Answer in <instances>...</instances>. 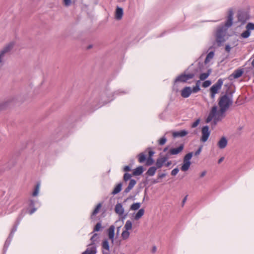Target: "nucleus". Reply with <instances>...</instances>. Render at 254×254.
Returning a JSON list of instances; mask_svg holds the SVG:
<instances>
[{"label":"nucleus","mask_w":254,"mask_h":254,"mask_svg":"<svg viewBox=\"0 0 254 254\" xmlns=\"http://www.w3.org/2000/svg\"><path fill=\"white\" fill-rule=\"evenodd\" d=\"M225 31L223 30V28H219L217 30L216 35V40L219 45L225 41Z\"/></svg>","instance_id":"6e6552de"},{"label":"nucleus","mask_w":254,"mask_h":254,"mask_svg":"<svg viewBox=\"0 0 254 254\" xmlns=\"http://www.w3.org/2000/svg\"><path fill=\"white\" fill-rule=\"evenodd\" d=\"M102 247L103 249V254H104L105 253L104 250H106L107 251L106 253L107 254L108 252L109 251V245L108 241L106 240H104L102 244Z\"/></svg>","instance_id":"4be33fe9"},{"label":"nucleus","mask_w":254,"mask_h":254,"mask_svg":"<svg viewBox=\"0 0 254 254\" xmlns=\"http://www.w3.org/2000/svg\"><path fill=\"white\" fill-rule=\"evenodd\" d=\"M172 164L171 161H168L165 164V166L167 167H169Z\"/></svg>","instance_id":"5fc2aeb1"},{"label":"nucleus","mask_w":254,"mask_h":254,"mask_svg":"<svg viewBox=\"0 0 254 254\" xmlns=\"http://www.w3.org/2000/svg\"><path fill=\"white\" fill-rule=\"evenodd\" d=\"M97 237V234H94L92 237L91 238V240L92 242V243H94V242L96 241V239Z\"/></svg>","instance_id":"de8ad7c7"},{"label":"nucleus","mask_w":254,"mask_h":254,"mask_svg":"<svg viewBox=\"0 0 254 254\" xmlns=\"http://www.w3.org/2000/svg\"><path fill=\"white\" fill-rule=\"evenodd\" d=\"M132 222L130 220L127 221L125 226H124V229L126 230L129 231L131 230L132 229Z\"/></svg>","instance_id":"c756f323"},{"label":"nucleus","mask_w":254,"mask_h":254,"mask_svg":"<svg viewBox=\"0 0 254 254\" xmlns=\"http://www.w3.org/2000/svg\"><path fill=\"white\" fill-rule=\"evenodd\" d=\"M200 120L199 119H197L191 125V128L196 127L200 123Z\"/></svg>","instance_id":"58836bf2"},{"label":"nucleus","mask_w":254,"mask_h":254,"mask_svg":"<svg viewBox=\"0 0 254 254\" xmlns=\"http://www.w3.org/2000/svg\"><path fill=\"white\" fill-rule=\"evenodd\" d=\"M144 214V210L141 208L138 210V211L134 216V219L136 220L139 219Z\"/></svg>","instance_id":"b1692460"},{"label":"nucleus","mask_w":254,"mask_h":254,"mask_svg":"<svg viewBox=\"0 0 254 254\" xmlns=\"http://www.w3.org/2000/svg\"><path fill=\"white\" fill-rule=\"evenodd\" d=\"M243 73V70L242 69H238L234 71L231 75L230 77H233L234 78H238L241 77Z\"/></svg>","instance_id":"a211bd4d"},{"label":"nucleus","mask_w":254,"mask_h":254,"mask_svg":"<svg viewBox=\"0 0 254 254\" xmlns=\"http://www.w3.org/2000/svg\"><path fill=\"white\" fill-rule=\"evenodd\" d=\"M154 154V152L152 151L151 149H148V157H152Z\"/></svg>","instance_id":"49530a36"},{"label":"nucleus","mask_w":254,"mask_h":254,"mask_svg":"<svg viewBox=\"0 0 254 254\" xmlns=\"http://www.w3.org/2000/svg\"><path fill=\"white\" fill-rule=\"evenodd\" d=\"M178 172H179V169L178 168H175L172 171L171 175L172 176H175L178 174Z\"/></svg>","instance_id":"c03bdc74"},{"label":"nucleus","mask_w":254,"mask_h":254,"mask_svg":"<svg viewBox=\"0 0 254 254\" xmlns=\"http://www.w3.org/2000/svg\"><path fill=\"white\" fill-rule=\"evenodd\" d=\"M210 75V72H208L207 73H201L199 75V78H200V80H205L206 78H208V77Z\"/></svg>","instance_id":"473e14b6"},{"label":"nucleus","mask_w":254,"mask_h":254,"mask_svg":"<svg viewBox=\"0 0 254 254\" xmlns=\"http://www.w3.org/2000/svg\"><path fill=\"white\" fill-rule=\"evenodd\" d=\"M192 93L191 88L190 87H185L181 91V95L183 98L189 97Z\"/></svg>","instance_id":"9d476101"},{"label":"nucleus","mask_w":254,"mask_h":254,"mask_svg":"<svg viewBox=\"0 0 254 254\" xmlns=\"http://www.w3.org/2000/svg\"><path fill=\"white\" fill-rule=\"evenodd\" d=\"M199 83H200L199 80L197 81L195 85H198L199 87Z\"/></svg>","instance_id":"bf43d9fd"},{"label":"nucleus","mask_w":254,"mask_h":254,"mask_svg":"<svg viewBox=\"0 0 254 254\" xmlns=\"http://www.w3.org/2000/svg\"><path fill=\"white\" fill-rule=\"evenodd\" d=\"M192 156L191 152L187 154L184 158L183 164L182 166L181 169L182 171L185 172L189 170L190 166V160Z\"/></svg>","instance_id":"7ed1b4c3"},{"label":"nucleus","mask_w":254,"mask_h":254,"mask_svg":"<svg viewBox=\"0 0 254 254\" xmlns=\"http://www.w3.org/2000/svg\"><path fill=\"white\" fill-rule=\"evenodd\" d=\"M252 60L251 65L253 67H254V54L252 55V58L250 60Z\"/></svg>","instance_id":"09e8293b"},{"label":"nucleus","mask_w":254,"mask_h":254,"mask_svg":"<svg viewBox=\"0 0 254 254\" xmlns=\"http://www.w3.org/2000/svg\"><path fill=\"white\" fill-rule=\"evenodd\" d=\"M131 177V176L129 174L125 173L124 176V180L125 181H127V180H128L130 179Z\"/></svg>","instance_id":"37998d69"},{"label":"nucleus","mask_w":254,"mask_h":254,"mask_svg":"<svg viewBox=\"0 0 254 254\" xmlns=\"http://www.w3.org/2000/svg\"><path fill=\"white\" fill-rule=\"evenodd\" d=\"M156 169L157 168L155 167H151L148 169L146 174L149 176H153L155 174Z\"/></svg>","instance_id":"393cba45"},{"label":"nucleus","mask_w":254,"mask_h":254,"mask_svg":"<svg viewBox=\"0 0 254 254\" xmlns=\"http://www.w3.org/2000/svg\"><path fill=\"white\" fill-rule=\"evenodd\" d=\"M184 148V146L183 144L180 145L179 147L177 148H171L168 152L167 153V155H177L181 152Z\"/></svg>","instance_id":"1a4fd4ad"},{"label":"nucleus","mask_w":254,"mask_h":254,"mask_svg":"<svg viewBox=\"0 0 254 254\" xmlns=\"http://www.w3.org/2000/svg\"><path fill=\"white\" fill-rule=\"evenodd\" d=\"M200 90L199 87L198 85H195L192 89H191L192 93H197Z\"/></svg>","instance_id":"79ce46f5"},{"label":"nucleus","mask_w":254,"mask_h":254,"mask_svg":"<svg viewBox=\"0 0 254 254\" xmlns=\"http://www.w3.org/2000/svg\"><path fill=\"white\" fill-rule=\"evenodd\" d=\"M250 31L247 29L241 34V36L244 38H247L250 36Z\"/></svg>","instance_id":"f704fd0d"},{"label":"nucleus","mask_w":254,"mask_h":254,"mask_svg":"<svg viewBox=\"0 0 254 254\" xmlns=\"http://www.w3.org/2000/svg\"><path fill=\"white\" fill-rule=\"evenodd\" d=\"M138 160L139 163H143L146 160V155L143 153H141L138 155Z\"/></svg>","instance_id":"c85d7f7f"},{"label":"nucleus","mask_w":254,"mask_h":254,"mask_svg":"<svg viewBox=\"0 0 254 254\" xmlns=\"http://www.w3.org/2000/svg\"><path fill=\"white\" fill-rule=\"evenodd\" d=\"M124 170L125 172L129 171L130 170V168L128 166H126L124 168Z\"/></svg>","instance_id":"3c124183"},{"label":"nucleus","mask_w":254,"mask_h":254,"mask_svg":"<svg viewBox=\"0 0 254 254\" xmlns=\"http://www.w3.org/2000/svg\"><path fill=\"white\" fill-rule=\"evenodd\" d=\"M228 144V140L227 138L223 136L222 137L217 143V146L220 149L225 148Z\"/></svg>","instance_id":"ddd939ff"},{"label":"nucleus","mask_w":254,"mask_h":254,"mask_svg":"<svg viewBox=\"0 0 254 254\" xmlns=\"http://www.w3.org/2000/svg\"><path fill=\"white\" fill-rule=\"evenodd\" d=\"M201 137L200 138V141L202 142H205L208 139L210 135V131L208 126H205L201 128Z\"/></svg>","instance_id":"0eeeda50"},{"label":"nucleus","mask_w":254,"mask_h":254,"mask_svg":"<svg viewBox=\"0 0 254 254\" xmlns=\"http://www.w3.org/2000/svg\"><path fill=\"white\" fill-rule=\"evenodd\" d=\"M218 112H217V107L216 106H213L208 116L207 117L206 120V123H209L213 119H214L215 122H217L221 119H218Z\"/></svg>","instance_id":"39448f33"},{"label":"nucleus","mask_w":254,"mask_h":254,"mask_svg":"<svg viewBox=\"0 0 254 254\" xmlns=\"http://www.w3.org/2000/svg\"><path fill=\"white\" fill-rule=\"evenodd\" d=\"M123 15V10L122 8L117 7L116 10L115 17L118 20L122 19Z\"/></svg>","instance_id":"f3484780"},{"label":"nucleus","mask_w":254,"mask_h":254,"mask_svg":"<svg viewBox=\"0 0 254 254\" xmlns=\"http://www.w3.org/2000/svg\"><path fill=\"white\" fill-rule=\"evenodd\" d=\"M231 47L229 45H226V46H225V50L227 52H230V51H231Z\"/></svg>","instance_id":"8fccbe9b"},{"label":"nucleus","mask_w":254,"mask_h":254,"mask_svg":"<svg viewBox=\"0 0 254 254\" xmlns=\"http://www.w3.org/2000/svg\"><path fill=\"white\" fill-rule=\"evenodd\" d=\"M101 207H102L101 203H99L97 205L96 208L94 209V210H93V211L92 213V214L91 216V219H93V217L99 212Z\"/></svg>","instance_id":"5701e85b"},{"label":"nucleus","mask_w":254,"mask_h":254,"mask_svg":"<svg viewBox=\"0 0 254 254\" xmlns=\"http://www.w3.org/2000/svg\"><path fill=\"white\" fill-rule=\"evenodd\" d=\"M167 150H168V147H165V148L164 149L163 151H164V152H166Z\"/></svg>","instance_id":"052dcab7"},{"label":"nucleus","mask_w":254,"mask_h":254,"mask_svg":"<svg viewBox=\"0 0 254 254\" xmlns=\"http://www.w3.org/2000/svg\"><path fill=\"white\" fill-rule=\"evenodd\" d=\"M218 112H217V107L216 106H213L208 116L207 117L206 120V123H209L213 119H214L215 122H217L221 119H218Z\"/></svg>","instance_id":"20e7f679"},{"label":"nucleus","mask_w":254,"mask_h":254,"mask_svg":"<svg viewBox=\"0 0 254 254\" xmlns=\"http://www.w3.org/2000/svg\"><path fill=\"white\" fill-rule=\"evenodd\" d=\"M211 84V82L210 80H206L204 81L202 83V87L204 88H207L209 87Z\"/></svg>","instance_id":"a19ab883"},{"label":"nucleus","mask_w":254,"mask_h":254,"mask_svg":"<svg viewBox=\"0 0 254 254\" xmlns=\"http://www.w3.org/2000/svg\"><path fill=\"white\" fill-rule=\"evenodd\" d=\"M166 138L165 137H163L158 140V143L160 145H163L166 143Z\"/></svg>","instance_id":"4c0bfd02"},{"label":"nucleus","mask_w":254,"mask_h":254,"mask_svg":"<svg viewBox=\"0 0 254 254\" xmlns=\"http://www.w3.org/2000/svg\"><path fill=\"white\" fill-rule=\"evenodd\" d=\"M188 132L185 130H182L179 131L173 132V135L174 137H183L188 134Z\"/></svg>","instance_id":"6ab92c4d"},{"label":"nucleus","mask_w":254,"mask_h":254,"mask_svg":"<svg viewBox=\"0 0 254 254\" xmlns=\"http://www.w3.org/2000/svg\"><path fill=\"white\" fill-rule=\"evenodd\" d=\"M140 205L141 204L139 202L134 203L130 206V209L131 210H136L140 208Z\"/></svg>","instance_id":"7c9ffc66"},{"label":"nucleus","mask_w":254,"mask_h":254,"mask_svg":"<svg viewBox=\"0 0 254 254\" xmlns=\"http://www.w3.org/2000/svg\"><path fill=\"white\" fill-rule=\"evenodd\" d=\"M246 29L248 30L249 31L254 30V23H249L246 25Z\"/></svg>","instance_id":"e433bc0d"},{"label":"nucleus","mask_w":254,"mask_h":254,"mask_svg":"<svg viewBox=\"0 0 254 254\" xmlns=\"http://www.w3.org/2000/svg\"><path fill=\"white\" fill-rule=\"evenodd\" d=\"M206 174V171H203V172H202L200 174V178H202L203 177H204Z\"/></svg>","instance_id":"603ef678"},{"label":"nucleus","mask_w":254,"mask_h":254,"mask_svg":"<svg viewBox=\"0 0 254 254\" xmlns=\"http://www.w3.org/2000/svg\"><path fill=\"white\" fill-rule=\"evenodd\" d=\"M224 80L220 78L218 80L216 83L213 84L210 89V97L212 99L215 98V95L218 93L219 91L221 89L223 84Z\"/></svg>","instance_id":"f03ea898"},{"label":"nucleus","mask_w":254,"mask_h":254,"mask_svg":"<svg viewBox=\"0 0 254 254\" xmlns=\"http://www.w3.org/2000/svg\"><path fill=\"white\" fill-rule=\"evenodd\" d=\"M201 151V148L200 147L195 153V155H197L200 154V152Z\"/></svg>","instance_id":"864d4df0"},{"label":"nucleus","mask_w":254,"mask_h":254,"mask_svg":"<svg viewBox=\"0 0 254 254\" xmlns=\"http://www.w3.org/2000/svg\"><path fill=\"white\" fill-rule=\"evenodd\" d=\"M194 74L193 73H190L188 74H182L179 75L176 79L175 82H186L189 80L192 79L194 77Z\"/></svg>","instance_id":"423d86ee"},{"label":"nucleus","mask_w":254,"mask_h":254,"mask_svg":"<svg viewBox=\"0 0 254 254\" xmlns=\"http://www.w3.org/2000/svg\"><path fill=\"white\" fill-rule=\"evenodd\" d=\"M36 211V209L35 208H33L32 209V210H31L29 212V213L30 214H32V213H33L35 211Z\"/></svg>","instance_id":"13d9d810"},{"label":"nucleus","mask_w":254,"mask_h":254,"mask_svg":"<svg viewBox=\"0 0 254 254\" xmlns=\"http://www.w3.org/2000/svg\"><path fill=\"white\" fill-rule=\"evenodd\" d=\"M136 182L134 180H133V179L130 180L129 183L128 184V186L125 189V192H127V193L128 192L133 188V187L136 184Z\"/></svg>","instance_id":"aec40b11"},{"label":"nucleus","mask_w":254,"mask_h":254,"mask_svg":"<svg viewBox=\"0 0 254 254\" xmlns=\"http://www.w3.org/2000/svg\"><path fill=\"white\" fill-rule=\"evenodd\" d=\"M122 185L121 183L118 184L114 188L112 193L115 195L120 192L122 190Z\"/></svg>","instance_id":"bb28decb"},{"label":"nucleus","mask_w":254,"mask_h":254,"mask_svg":"<svg viewBox=\"0 0 254 254\" xmlns=\"http://www.w3.org/2000/svg\"><path fill=\"white\" fill-rule=\"evenodd\" d=\"M232 103L233 100L231 96H229L227 95H225L220 98L218 102L220 110L218 112L217 119H222L224 117L225 112L228 109Z\"/></svg>","instance_id":"f257e3e1"},{"label":"nucleus","mask_w":254,"mask_h":254,"mask_svg":"<svg viewBox=\"0 0 254 254\" xmlns=\"http://www.w3.org/2000/svg\"><path fill=\"white\" fill-rule=\"evenodd\" d=\"M153 163H154V160H153L152 157H148L147 158H146V165L150 166V165H151L152 164H153Z\"/></svg>","instance_id":"c9c22d12"},{"label":"nucleus","mask_w":254,"mask_h":254,"mask_svg":"<svg viewBox=\"0 0 254 254\" xmlns=\"http://www.w3.org/2000/svg\"><path fill=\"white\" fill-rule=\"evenodd\" d=\"M115 212L120 216H122L124 213V209L121 203H117L115 208Z\"/></svg>","instance_id":"2eb2a0df"},{"label":"nucleus","mask_w":254,"mask_h":254,"mask_svg":"<svg viewBox=\"0 0 254 254\" xmlns=\"http://www.w3.org/2000/svg\"><path fill=\"white\" fill-rule=\"evenodd\" d=\"M82 254H96V250L94 248L87 249Z\"/></svg>","instance_id":"72a5a7b5"},{"label":"nucleus","mask_w":254,"mask_h":254,"mask_svg":"<svg viewBox=\"0 0 254 254\" xmlns=\"http://www.w3.org/2000/svg\"><path fill=\"white\" fill-rule=\"evenodd\" d=\"M101 224L100 223H97L94 228V231H99L101 230Z\"/></svg>","instance_id":"ea45409f"},{"label":"nucleus","mask_w":254,"mask_h":254,"mask_svg":"<svg viewBox=\"0 0 254 254\" xmlns=\"http://www.w3.org/2000/svg\"><path fill=\"white\" fill-rule=\"evenodd\" d=\"M4 108V107L3 106H1L0 107V109H2Z\"/></svg>","instance_id":"e2e57ef3"},{"label":"nucleus","mask_w":254,"mask_h":254,"mask_svg":"<svg viewBox=\"0 0 254 254\" xmlns=\"http://www.w3.org/2000/svg\"><path fill=\"white\" fill-rule=\"evenodd\" d=\"M108 235L109 239L113 242L115 236V227L113 225L111 226L108 229Z\"/></svg>","instance_id":"dca6fc26"},{"label":"nucleus","mask_w":254,"mask_h":254,"mask_svg":"<svg viewBox=\"0 0 254 254\" xmlns=\"http://www.w3.org/2000/svg\"><path fill=\"white\" fill-rule=\"evenodd\" d=\"M224 160V158L223 157H221L220 158L219 160H218V163L219 164L221 163Z\"/></svg>","instance_id":"4d7b16f0"},{"label":"nucleus","mask_w":254,"mask_h":254,"mask_svg":"<svg viewBox=\"0 0 254 254\" xmlns=\"http://www.w3.org/2000/svg\"><path fill=\"white\" fill-rule=\"evenodd\" d=\"M253 75H254V72H253Z\"/></svg>","instance_id":"0e129e2a"},{"label":"nucleus","mask_w":254,"mask_h":254,"mask_svg":"<svg viewBox=\"0 0 254 254\" xmlns=\"http://www.w3.org/2000/svg\"><path fill=\"white\" fill-rule=\"evenodd\" d=\"M130 236V232L129 231L124 230L121 234V237L123 240H127Z\"/></svg>","instance_id":"a878e982"},{"label":"nucleus","mask_w":254,"mask_h":254,"mask_svg":"<svg viewBox=\"0 0 254 254\" xmlns=\"http://www.w3.org/2000/svg\"><path fill=\"white\" fill-rule=\"evenodd\" d=\"M39 190H40V184H37L34 188V190L32 193V196H36L38 195L39 192Z\"/></svg>","instance_id":"2f4dec72"},{"label":"nucleus","mask_w":254,"mask_h":254,"mask_svg":"<svg viewBox=\"0 0 254 254\" xmlns=\"http://www.w3.org/2000/svg\"><path fill=\"white\" fill-rule=\"evenodd\" d=\"M13 44L10 43L8 44L0 52V63L2 62V59L4 55L9 52L13 47Z\"/></svg>","instance_id":"f8f14e48"},{"label":"nucleus","mask_w":254,"mask_h":254,"mask_svg":"<svg viewBox=\"0 0 254 254\" xmlns=\"http://www.w3.org/2000/svg\"><path fill=\"white\" fill-rule=\"evenodd\" d=\"M214 56V53L213 52H209L207 54L206 58L205 60V61H204L205 63L207 64V63H209L210 61V60L213 58Z\"/></svg>","instance_id":"cd10ccee"},{"label":"nucleus","mask_w":254,"mask_h":254,"mask_svg":"<svg viewBox=\"0 0 254 254\" xmlns=\"http://www.w3.org/2000/svg\"><path fill=\"white\" fill-rule=\"evenodd\" d=\"M143 168L142 166H138L134 169L132 174L133 176H139L143 173Z\"/></svg>","instance_id":"412c9836"},{"label":"nucleus","mask_w":254,"mask_h":254,"mask_svg":"<svg viewBox=\"0 0 254 254\" xmlns=\"http://www.w3.org/2000/svg\"><path fill=\"white\" fill-rule=\"evenodd\" d=\"M168 158L166 156L159 158L157 159L156 162V168H160L162 167L163 164L166 162Z\"/></svg>","instance_id":"4468645a"},{"label":"nucleus","mask_w":254,"mask_h":254,"mask_svg":"<svg viewBox=\"0 0 254 254\" xmlns=\"http://www.w3.org/2000/svg\"><path fill=\"white\" fill-rule=\"evenodd\" d=\"M31 204L33 205L34 204V202L32 200H30Z\"/></svg>","instance_id":"680f3d73"},{"label":"nucleus","mask_w":254,"mask_h":254,"mask_svg":"<svg viewBox=\"0 0 254 254\" xmlns=\"http://www.w3.org/2000/svg\"><path fill=\"white\" fill-rule=\"evenodd\" d=\"M165 176H166L165 174L162 173V174H159L158 175V177L160 178H163L165 177Z\"/></svg>","instance_id":"6e6d98bb"},{"label":"nucleus","mask_w":254,"mask_h":254,"mask_svg":"<svg viewBox=\"0 0 254 254\" xmlns=\"http://www.w3.org/2000/svg\"><path fill=\"white\" fill-rule=\"evenodd\" d=\"M233 11L232 9H230L228 11L227 20L225 23V26L227 27H230L232 26L233 23Z\"/></svg>","instance_id":"9b49d317"},{"label":"nucleus","mask_w":254,"mask_h":254,"mask_svg":"<svg viewBox=\"0 0 254 254\" xmlns=\"http://www.w3.org/2000/svg\"><path fill=\"white\" fill-rule=\"evenodd\" d=\"M71 0H64V5L66 6H69L71 4Z\"/></svg>","instance_id":"a18cd8bd"}]
</instances>
